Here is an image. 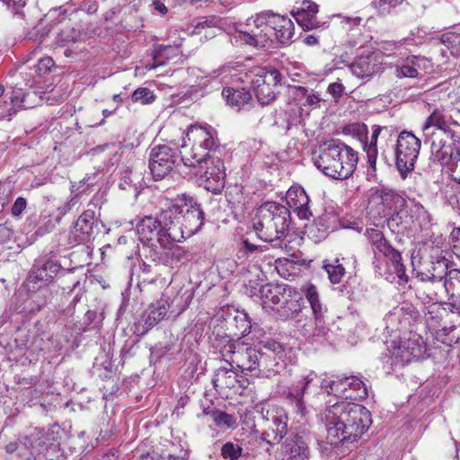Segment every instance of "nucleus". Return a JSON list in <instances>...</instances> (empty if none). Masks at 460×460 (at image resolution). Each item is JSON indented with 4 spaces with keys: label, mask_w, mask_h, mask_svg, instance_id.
Listing matches in <instances>:
<instances>
[{
    "label": "nucleus",
    "mask_w": 460,
    "mask_h": 460,
    "mask_svg": "<svg viewBox=\"0 0 460 460\" xmlns=\"http://www.w3.org/2000/svg\"><path fill=\"white\" fill-rule=\"evenodd\" d=\"M326 428L325 450L345 453L370 427L369 411L357 403L335 402L321 414Z\"/></svg>",
    "instance_id": "obj_1"
},
{
    "label": "nucleus",
    "mask_w": 460,
    "mask_h": 460,
    "mask_svg": "<svg viewBox=\"0 0 460 460\" xmlns=\"http://www.w3.org/2000/svg\"><path fill=\"white\" fill-rule=\"evenodd\" d=\"M358 153L337 140L325 143L314 157L315 166L326 176L337 180L348 179L355 171Z\"/></svg>",
    "instance_id": "obj_2"
},
{
    "label": "nucleus",
    "mask_w": 460,
    "mask_h": 460,
    "mask_svg": "<svg viewBox=\"0 0 460 460\" xmlns=\"http://www.w3.org/2000/svg\"><path fill=\"white\" fill-rule=\"evenodd\" d=\"M289 209L280 203H261L252 219V229L264 242L280 240L288 232Z\"/></svg>",
    "instance_id": "obj_3"
},
{
    "label": "nucleus",
    "mask_w": 460,
    "mask_h": 460,
    "mask_svg": "<svg viewBox=\"0 0 460 460\" xmlns=\"http://www.w3.org/2000/svg\"><path fill=\"white\" fill-rule=\"evenodd\" d=\"M214 146V136L208 128L190 126L181 145V161L184 165H193L199 161H204L210 155H216Z\"/></svg>",
    "instance_id": "obj_4"
},
{
    "label": "nucleus",
    "mask_w": 460,
    "mask_h": 460,
    "mask_svg": "<svg viewBox=\"0 0 460 460\" xmlns=\"http://www.w3.org/2000/svg\"><path fill=\"white\" fill-rule=\"evenodd\" d=\"M235 39L254 48H266L272 42V30L270 28L269 13H260L248 18L244 22L234 25Z\"/></svg>",
    "instance_id": "obj_5"
},
{
    "label": "nucleus",
    "mask_w": 460,
    "mask_h": 460,
    "mask_svg": "<svg viewBox=\"0 0 460 460\" xmlns=\"http://www.w3.org/2000/svg\"><path fill=\"white\" fill-rule=\"evenodd\" d=\"M260 296L265 306L283 309V314L288 316L299 311L301 298L296 289L286 284H266L260 288Z\"/></svg>",
    "instance_id": "obj_6"
},
{
    "label": "nucleus",
    "mask_w": 460,
    "mask_h": 460,
    "mask_svg": "<svg viewBox=\"0 0 460 460\" xmlns=\"http://www.w3.org/2000/svg\"><path fill=\"white\" fill-rule=\"evenodd\" d=\"M187 166L194 169L199 185L206 190L218 193L224 188L226 172L223 161L217 155H210L204 161Z\"/></svg>",
    "instance_id": "obj_7"
},
{
    "label": "nucleus",
    "mask_w": 460,
    "mask_h": 460,
    "mask_svg": "<svg viewBox=\"0 0 460 460\" xmlns=\"http://www.w3.org/2000/svg\"><path fill=\"white\" fill-rule=\"evenodd\" d=\"M420 143V140L409 131H402L398 135L394 155L395 166L402 178H407L414 170Z\"/></svg>",
    "instance_id": "obj_8"
},
{
    "label": "nucleus",
    "mask_w": 460,
    "mask_h": 460,
    "mask_svg": "<svg viewBox=\"0 0 460 460\" xmlns=\"http://www.w3.org/2000/svg\"><path fill=\"white\" fill-rule=\"evenodd\" d=\"M411 266L412 271L419 280L446 281L451 273L445 258L426 257L421 250L412 252Z\"/></svg>",
    "instance_id": "obj_9"
},
{
    "label": "nucleus",
    "mask_w": 460,
    "mask_h": 460,
    "mask_svg": "<svg viewBox=\"0 0 460 460\" xmlns=\"http://www.w3.org/2000/svg\"><path fill=\"white\" fill-rule=\"evenodd\" d=\"M261 415L264 426L262 439L270 445L279 444L288 432L286 411L277 405L262 407Z\"/></svg>",
    "instance_id": "obj_10"
},
{
    "label": "nucleus",
    "mask_w": 460,
    "mask_h": 460,
    "mask_svg": "<svg viewBox=\"0 0 460 460\" xmlns=\"http://www.w3.org/2000/svg\"><path fill=\"white\" fill-rule=\"evenodd\" d=\"M321 387L329 394L343 400H363L368 396L366 385L356 376H346L335 380L323 379Z\"/></svg>",
    "instance_id": "obj_11"
},
{
    "label": "nucleus",
    "mask_w": 460,
    "mask_h": 460,
    "mask_svg": "<svg viewBox=\"0 0 460 460\" xmlns=\"http://www.w3.org/2000/svg\"><path fill=\"white\" fill-rule=\"evenodd\" d=\"M282 75L279 70L261 68L252 81L254 93L261 105H268L276 98V88L280 84Z\"/></svg>",
    "instance_id": "obj_12"
},
{
    "label": "nucleus",
    "mask_w": 460,
    "mask_h": 460,
    "mask_svg": "<svg viewBox=\"0 0 460 460\" xmlns=\"http://www.w3.org/2000/svg\"><path fill=\"white\" fill-rule=\"evenodd\" d=\"M227 352L231 353V363L235 364L242 372L251 374L256 377L260 376L261 362L263 351L252 347H245L243 344L229 345Z\"/></svg>",
    "instance_id": "obj_13"
},
{
    "label": "nucleus",
    "mask_w": 460,
    "mask_h": 460,
    "mask_svg": "<svg viewBox=\"0 0 460 460\" xmlns=\"http://www.w3.org/2000/svg\"><path fill=\"white\" fill-rule=\"evenodd\" d=\"M177 161L176 152L168 146H157L150 153L149 169L155 180L168 175Z\"/></svg>",
    "instance_id": "obj_14"
},
{
    "label": "nucleus",
    "mask_w": 460,
    "mask_h": 460,
    "mask_svg": "<svg viewBox=\"0 0 460 460\" xmlns=\"http://www.w3.org/2000/svg\"><path fill=\"white\" fill-rule=\"evenodd\" d=\"M321 379L315 372L310 371L303 376L289 392V396L295 400L296 411L304 418L306 414V408L304 402L305 394L324 391L321 387Z\"/></svg>",
    "instance_id": "obj_15"
},
{
    "label": "nucleus",
    "mask_w": 460,
    "mask_h": 460,
    "mask_svg": "<svg viewBox=\"0 0 460 460\" xmlns=\"http://www.w3.org/2000/svg\"><path fill=\"white\" fill-rule=\"evenodd\" d=\"M263 348L265 351L262 354L259 377L269 378L284 367V347L276 341H268L264 342Z\"/></svg>",
    "instance_id": "obj_16"
},
{
    "label": "nucleus",
    "mask_w": 460,
    "mask_h": 460,
    "mask_svg": "<svg viewBox=\"0 0 460 460\" xmlns=\"http://www.w3.org/2000/svg\"><path fill=\"white\" fill-rule=\"evenodd\" d=\"M424 136V142L429 145L430 152L434 158L441 163H447V155L450 149L455 132L452 129L430 131L429 128L427 129Z\"/></svg>",
    "instance_id": "obj_17"
},
{
    "label": "nucleus",
    "mask_w": 460,
    "mask_h": 460,
    "mask_svg": "<svg viewBox=\"0 0 460 460\" xmlns=\"http://www.w3.org/2000/svg\"><path fill=\"white\" fill-rule=\"evenodd\" d=\"M444 292L447 296L446 308L449 309L453 317H456V322L460 323V270H451L445 281Z\"/></svg>",
    "instance_id": "obj_18"
},
{
    "label": "nucleus",
    "mask_w": 460,
    "mask_h": 460,
    "mask_svg": "<svg viewBox=\"0 0 460 460\" xmlns=\"http://www.w3.org/2000/svg\"><path fill=\"white\" fill-rule=\"evenodd\" d=\"M59 268V265L51 260H48L44 262L41 261H36L27 279L29 288H36L34 285L39 283V288L47 284L58 272Z\"/></svg>",
    "instance_id": "obj_19"
},
{
    "label": "nucleus",
    "mask_w": 460,
    "mask_h": 460,
    "mask_svg": "<svg viewBox=\"0 0 460 460\" xmlns=\"http://www.w3.org/2000/svg\"><path fill=\"white\" fill-rule=\"evenodd\" d=\"M382 66L376 54L361 56L350 66L351 73L358 78L368 80L381 72Z\"/></svg>",
    "instance_id": "obj_20"
},
{
    "label": "nucleus",
    "mask_w": 460,
    "mask_h": 460,
    "mask_svg": "<svg viewBox=\"0 0 460 460\" xmlns=\"http://www.w3.org/2000/svg\"><path fill=\"white\" fill-rule=\"evenodd\" d=\"M270 28L272 30V36L275 35L278 41L282 44L288 43L294 36V23L287 16L269 13Z\"/></svg>",
    "instance_id": "obj_21"
},
{
    "label": "nucleus",
    "mask_w": 460,
    "mask_h": 460,
    "mask_svg": "<svg viewBox=\"0 0 460 460\" xmlns=\"http://www.w3.org/2000/svg\"><path fill=\"white\" fill-rule=\"evenodd\" d=\"M317 13L318 5L310 0L303 1L299 7L292 11L296 22L307 31L320 27V22L316 20Z\"/></svg>",
    "instance_id": "obj_22"
},
{
    "label": "nucleus",
    "mask_w": 460,
    "mask_h": 460,
    "mask_svg": "<svg viewBox=\"0 0 460 460\" xmlns=\"http://www.w3.org/2000/svg\"><path fill=\"white\" fill-rule=\"evenodd\" d=\"M420 283L416 289V296L423 303H433L442 300L445 281L443 280H420Z\"/></svg>",
    "instance_id": "obj_23"
},
{
    "label": "nucleus",
    "mask_w": 460,
    "mask_h": 460,
    "mask_svg": "<svg viewBox=\"0 0 460 460\" xmlns=\"http://www.w3.org/2000/svg\"><path fill=\"white\" fill-rule=\"evenodd\" d=\"M170 310V296L164 292L161 298L149 305L145 315V324L152 328L161 322Z\"/></svg>",
    "instance_id": "obj_24"
},
{
    "label": "nucleus",
    "mask_w": 460,
    "mask_h": 460,
    "mask_svg": "<svg viewBox=\"0 0 460 460\" xmlns=\"http://www.w3.org/2000/svg\"><path fill=\"white\" fill-rule=\"evenodd\" d=\"M283 460H306L308 448L306 440L302 436L295 435L286 440Z\"/></svg>",
    "instance_id": "obj_25"
},
{
    "label": "nucleus",
    "mask_w": 460,
    "mask_h": 460,
    "mask_svg": "<svg viewBox=\"0 0 460 460\" xmlns=\"http://www.w3.org/2000/svg\"><path fill=\"white\" fill-rule=\"evenodd\" d=\"M304 263L292 255L290 258H279L275 261L278 274L286 279H294L301 274Z\"/></svg>",
    "instance_id": "obj_26"
},
{
    "label": "nucleus",
    "mask_w": 460,
    "mask_h": 460,
    "mask_svg": "<svg viewBox=\"0 0 460 460\" xmlns=\"http://www.w3.org/2000/svg\"><path fill=\"white\" fill-rule=\"evenodd\" d=\"M417 357L413 349L410 350L409 344H400L398 346H394L392 349L389 350V355L385 356L388 359L385 361V364H389V369L394 370L397 367H402L405 364L411 362V360Z\"/></svg>",
    "instance_id": "obj_27"
},
{
    "label": "nucleus",
    "mask_w": 460,
    "mask_h": 460,
    "mask_svg": "<svg viewBox=\"0 0 460 460\" xmlns=\"http://www.w3.org/2000/svg\"><path fill=\"white\" fill-rule=\"evenodd\" d=\"M162 226L155 217H146L137 226L139 239L144 243L155 246V241L160 233Z\"/></svg>",
    "instance_id": "obj_28"
},
{
    "label": "nucleus",
    "mask_w": 460,
    "mask_h": 460,
    "mask_svg": "<svg viewBox=\"0 0 460 460\" xmlns=\"http://www.w3.org/2000/svg\"><path fill=\"white\" fill-rule=\"evenodd\" d=\"M380 253L387 260V263H389V270L397 276L400 280V284L407 283L408 276L405 272V266L402 262L401 253L391 244H389L387 249L383 250Z\"/></svg>",
    "instance_id": "obj_29"
},
{
    "label": "nucleus",
    "mask_w": 460,
    "mask_h": 460,
    "mask_svg": "<svg viewBox=\"0 0 460 460\" xmlns=\"http://www.w3.org/2000/svg\"><path fill=\"white\" fill-rule=\"evenodd\" d=\"M222 96L226 103L236 110H241L252 101V94L245 89L225 88Z\"/></svg>",
    "instance_id": "obj_30"
},
{
    "label": "nucleus",
    "mask_w": 460,
    "mask_h": 460,
    "mask_svg": "<svg viewBox=\"0 0 460 460\" xmlns=\"http://www.w3.org/2000/svg\"><path fill=\"white\" fill-rule=\"evenodd\" d=\"M419 317L418 310L411 305L405 304L401 307L394 308L385 318L387 324L394 325L396 322L399 323H408L411 319Z\"/></svg>",
    "instance_id": "obj_31"
},
{
    "label": "nucleus",
    "mask_w": 460,
    "mask_h": 460,
    "mask_svg": "<svg viewBox=\"0 0 460 460\" xmlns=\"http://www.w3.org/2000/svg\"><path fill=\"white\" fill-rule=\"evenodd\" d=\"M165 292H168L169 296L174 294L172 288H168ZM192 296L193 294L191 290L184 289L183 288H180L172 298L170 297L171 312L175 314L182 313L190 305Z\"/></svg>",
    "instance_id": "obj_32"
},
{
    "label": "nucleus",
    "mask_w": 460,
    "mask_h": 460,
    "mask_svg": "<svg viewBox=\"0 0 460 460\" xmlns=\"http://www.w3.org/2000/svg\"><path fill=\"white\" fill-rule=\"evenodd\" d=\"M447 301H433V303H423V312L427 320L434 321L438 323L444 317L453 320L449 309L445 305Z\"/></svg>",
    "instance_id": "obj_33"
},
{
    "label": "nucleus",
    "mask_w": 460,
    "mask_h": 460,
    "mask_svg": "<svg viewBox=\"0 0 460 460\" xmlns=\"http://www.w3.org/2000/svg\"><path fill=\"white\" fill-rule=\"evenodd\" d=\"M381 134L384 137H391L393 136V130L387 127L374 126L370 144L368 146L365 145L364 146L367 155L368 163L372 167H375L376 165L377 157L376 141L377 137Z\"/></svg>",
    "instance_id": "obj_34"
},
{
    "label": "nucleus",
    "mask_w": 460,
    "mask_h": 460,
    "mask_svg": "<svg viewBox=\"0 0 460 460\" xmlns=\"http://www.w3.org/2000/svg\"><path fill=\"white\" fill-rule=\"evenodd\" d=\"M302 291L311 305L315 320L321 323L326 312V308L320 301L316 288L312 284H307L302 288Z\"/></svg>",
    "instance_id": "obj_35"
},
{
    "label": "nucleus",
    "mask_w": 460,
    "mask_h": 460,
    "mask_svg": "<svg viewBox=\"0 0 460 460\" xmlns=\"http://www.w3.org/2000/svg\"><path fill=\"white\" fill-rule=\"evenodd\" d=\"M204 213L198 203L187 209L183 221L189 225L190 234L197 233L203 226Z\"/></svg>",
    "instance_id": "obj_36"
},
{
    "label": "nucleus",
    "mask_w": 460,
    "mask_h": 460,
    "mask_svg": "<svg viewBox=\"0 0 460 460\" xmlns=\"http://www.w3.org/2000/svg\"><path fill=\"white\" fill-rule=\"evenodd\" d=\"M165 207L161 208L160 214L155 217L164 228L170 227L182 212L181 207L173 203H165Z\"/></svg>",
    "instance_id": "obj_37"
},
{
    "label": "nucleus",
    "mask_w": 460,
    "mask_h": 460,
    "mask_svg": "<svg viewBox=\"0 0 460 460\" xmlns=\"http://www.w3.org/2000/svg\"><path fill=\"white\" fill-rule=\"evenodd\" d=\"M436 131V129H451L447 125L445 116L439 111H434L426 119L423 125V134H426L427 129Z\"/></svg>",
    "instance_id": "obj_38"
},
{
    "label": "nucleus",
    "mask_w": 460,
    "mask_h": 460,
    "mask_svg": "<svg viewBox=\"0 0 460 460\" xmlns=\"http://www.w3.org/2000/svg\"><path fill=\"white\" fill-rule=\"evenodd\" d=\"M82 37V31L74 26H65L57 37V44L65 46L70 42H75Z\"/></svg>",
    "instance_id": "obj_39"
},
{
    "label": "nucleus",
    "mask_w": 460,
    "mask_h": 460,
    "mask_svg": "<svg viewBox=\"0 0 460 460\" xmlns=\"http://www.w3.org/2000/svg\"><path fill=\"white\" fill-rule=\"evenodd\" d=\"M323 268L328 274L329 279L333 284L340 283L344 277L345 269L342 264L340 263L339 259H335L332 262L325 261Z\"/></svg>",
    "instance_id": "obj_40"
},
{
    "label": "nucleus",
    "mask_w": 460,
    "mask_h": 460,
    "mask_svg": "<svg viewBox=\"0 0 460 460\" xmlns=\"http://www.w3.org/2000/svg\"><path fill=\"white\" fill-rule=\"evenodd\" d=\"M417 57L408 58L402 66L396 67V75L398 77L414 78L418 76Z\"/></svg>",
    "instance_id": "obj_41"
},
{
    "label": "nucleus",
    "mask_w": 460,
    "mask_h": 460,
    "mask_svg": "<svg viewBox=\"0 0 460 460\" xmlns=\"http://www.w3.org/2000/svg\"><path fill=\"white\" fill-rule=\"evenodd\" d=\"M405 0H374L372 6L381 16L391 14L396 7L403 4Z\"/></svg>",
    "instance_id": "obj_42"
},
{
    "label": "nucleus",
    "mask_w": 460,
    "mask_h": 460,
    "mask_svg": "<svg viewBox=\"0 0 460 460\" xmlns=\"http://www.w3.org/2000/svg\"><path fill=\"white\" fill-rule=\"evenodd\" d=\"M366 234L373 246L375 253H376V252L380 253L383 250L387 249V246L390 244L382 232L377 229H367Z\"/></svg>",
    "instance_id": "obj_43"
},
{
    "label": "nucleus",
    "mask_w": 460,
    "mask_h": 460,
    "mask_svg": "<svg viewBox=\"0 0 460 460\" xmlns=\"http://www.w3.org/2000/svg\"><path fill=\"white\" fill-rule=\"evenodd\" d=\"M237 382L236 375L230 368L219 367L216 373L214 383L225 385L226 387H234Z\"/></svg>",
    "instance_id": "obj_44"
},
{
    "label": "nucleus",
    "mask_w": 460,
    "mask_h": 460,
    "mask_svg": "<svg viewBox=\"0 0 460 460\" xmlns=\"http://www.w3.org/2000/svg\"><path fill=\"white\" fill-rule=\"evenodd\" d=\"M211 417L215 424L219 428L231 429L236 425V418L227 412L222 411H213Z\"/></svg>",
    "instance_id": "obj_45"
},
{
    "label": "nucleus",
    "mask_w": 460,
    "mask_h": 460,
    "mask_svg": "<svg viewBox=\"0 0 460 460\" xmlns=\"http://www.w3.org/2000/svg\"><path fill=\"white\" fill-rule=\"evenodd\" d=\"M441 42L451 51L453 56H460V34L447 32L442 35Z\"/></svg>",
    "instance_id": "obj_46"
},
{
    "label": "nucleus",
    "mask_w": 460,
    "mask_h": 460,
    "mask_svg": "<svg viewBox=\"0 0 460 460\" xmlns=\"http://www.w3.org/2000/svg\"><path fill=\"white\" fill-rule=\"evenodd\" d=\"M399 199L398 194L385 188L377 189L371 194L372 201H399Z\"/></svg>",
    "instance_id": "obj_47"
},
{
    "label": "nucleus",
    "mask_w": 460,
    "mask_h": 460,
    "mask_svg": "<svg viewBox=\"0 0 460 460\" xmlns=\"http://www.w3.org/2000/svg\"><path fill=\"white\" fill-rule=\"evenodd\" d=\"M179 241L177 236L172 232L171 227L162 226L159 234L155 242H157L162 247L169 248L173 242Z\"/></svg>",
    "instance_id": "obj_48"
},
{
    "label": "nucleus",
    "mask_w": 460,
    "mask_h": 460,
    "mask_svg": "<svg viewBox=\"0 0 460 460\" xmlns=\"http://www.w3.org/2000/svg\"><path fill=\"white\" fill-rule=\"evenodd\" d=\"M132 101L142 104H148L154 102L155 95L153 92L146 87H139L132 93Z\"/></svg>",
    "instance_id": "obj_49"
},
{
    "label": "nucleus",
    "mask_w": 460,
    "mask_h": 460,
    "mask_svg": "<svg viewBox=\"0 0 460 460\" xmlns=\"http://www.w3.org/2000/svg\"><path fill=\"white\" fill-rule=\"evenodd\" d=\"M243 452V448L234 442H226L221 448V455L224 458L230 460L238 459Z\"/></svg>",
    "instance_id": "obj_50"
},
{
    "label": "nucleus",
    "mask_w": 460,
    "mask_h": 460,
    "mask_svg": "<svg viewBox=\"0 0 460 460\" xmlns=\"http://www.w3.org/2000/svg\"><path fill=\"white\" fill-rule=\"evenodd\" d=\"M309 201L305 190L299 185L291 186L286 193L285 201Z\"/></svg>",
    "instance_id": "obj_51"
},
{
    "label": "nucleus",
    "mask_w": 460,
    "mask_h": 460,
    "mask_svg": "<svg viewBox=\"0 0 460 460\" xmlns=\"http://www.w3.org/2000/svg\"><path fill=\"white\" fill-rule=\"evenodd\" d=\"M93 217L94 212L93 210H85L81 214L75 224L83 226V230L93 232Z\"/></svg>",
    "instance_id": "obj_52"
},
{
    "label": "nucleus",
    "mask_w": 460,
    "mask_h": 460,
    "mask_svg": "<svg viewBox=\"0 0 460 460\" xmlns=\"http://www.w3.org/2000/svg\"><path fill=\"white\" fill-rule=\"evenodd\" d=\"M451 146L447 155V162L452 160L454 164L460 161V133L456 134L451 141Z\"/></svg>",
    "instance_id": "obj_53"
},
{
    "label": "nucleus",
    "mask_w": 460,
    "mask_h": 460,
    "mask_svg": "<svg viewBox=\"0 0 460 460\" xmlns=\"http://www.w3.org/2000/svg\"><path fill=\"white\" fill-rule=\"evenodd\" d=\"M92 235V231L83 230V226H79L77 225H74L73 229L71 231V236L75 240V242L78 243H84L90 241Z\"/></svg>",
    "instance_id": "obj_54"
},
{
    "label": "nucleus",
    "mask_w": 460,
    "mask_h": 460,
    "mask_svg": "<svg viewBox=\"0 0 460 460\" xmlns=\"http://www.w3.org/2000/svg\"><path fill=\"white\" fill-rule=\"evenodd\" d=\"M452 252L460 259V227H455L449 235Z\"/></svg>",
    "instance_id": "obj_55"
},
{
    "label": "nucleus",
    "mask_w": 460,
    "mask_h": 460,
    "mask_svg": "<svg viewBox=\"0 0 460 460\" xmlns=\"http://www.w3.org/2000/svg\"><path fill=\"white\" fill-rule=\"evenodd\" d=\"M310 203H301L299 207L295 208L294 212L300 219H309L310 217H316L319 215H314Z\"/></svg>",
    "instance_id": "obj_56"
},
{
    "label": "nucleus",
    "mask_w": 460,
    "mask_h": 460,
    "mask_svg": "<svg viewBox=\"0 0 460 460\" xmlns=\"http://www.w3.org/2000/svg\"><path fill=\"white\" fill-rule=\"evenodd\" d=\"M296 92L298 94L305 97L304 105L316 106L320 102V97L314 93H308V91L305 87H298Z\"/></svg>",
    "instance_id": "obj_57"
},
{
    "label": "nucleus",
    "mask_w": 460,
    "mask_h": 460,
    "mask_svg": "<svg viewBox=\"0 0 460 460\" xmlns=\"http://www.w3.org/2000/svg\"><path fill=\"white\" fill-rule=\"evenodd\" d=\"M401 46V42L385 41L381 43L380 49L386 56H392Z\"/></svg>",
    "instance_id": "obj_58"
},
{
    "label": "nucleus",
    "mask_w": 460,
    "mask_h": 460,
    "mask_svg": "<svg viewBox=\"0 0 460 460\" xmlns=\"http://www.w3.org/2000/svg\"><path fill=\"white\" fill-rule=\"evenodd\" d=\"M54 64V60L49 57L40 58L37 66V71L40 74H46L50 71Z\"/></svg>",
    "instance_id": "obj_59"
},
{
    "label": "nucleus",
    "mask_w": 460,
    "mask_h": 460,
    "mask_svg": "<svg viewBox=\"0 0 460 460\" xmlns=\"http://www.w3.org/2000/svg\"><path fill=\"white\" fill-rule=\"evenodd\" d=\"M15 14H22V9L25 5V1L23 0H2Z\"/></svg>",
    "instance_id": "obj_60"
},
{
    "label": "nucleus",
    "mask_w": 460,
    "mask_h": 460,
    "mask_svg": "<svg viewBox=\"0 0 460 460\" xmlns=\"http://www.w3.org/2000/svg\"><path fill=\"white\" fill-rule=\"evenodd\" d=\"M328 92L332 95L333 98L339 99L344 92V86L341 83L335 82L328 86Z\"/></svg>",
    "instance_id": "obj_61"
},
{
    "label": "nucleus",
    "mask_w": 460,
    "mask_h": 460,
    "mask_svg": "<svg viewBox=\"0 0 460 460\" xmlns=\"http://www.w3.org/2000/svg\"><path fill=\"white\" fill-rule=\"evenodd\" d=\"M361 22V18L358 17V16H356V17H342V20H341V23L343 24V28H348L349 29H352L358 25H359Z\"/></svg>",
    "instance_id": "obj_62"
},
{
    "label": "nucleus",
    "mask_w": 460,
    "mask_h": 460,
    "mask_svg": "<svg viewBox=\"0 0 460 460\" xmlns=\"http://www.w3.org/2000/svg\"><path fill=\"white\" fill-rule=\"evenodd\" d=\"M165 0H152V6L155 11L158 12L160 14H166L168 9L164 4Z\"/></svg>",
    "instance_id": "obj_63"
},
{
    "label": "nucleus",
    "mask_w": 460,
    "mask_h": 460,
    "mask_svg": "<svg viewBox=\"0 0 460 460\" xmlns=\"http://www.w3.org/2000/svg\"><path fill=\"white\" fill-rule=\"evenodd\" d=\"M451 176L455 181L460 184V160L455 163Z\"/></svg>",
    "instance_id": "obj_64"
}]
</instances>
